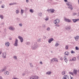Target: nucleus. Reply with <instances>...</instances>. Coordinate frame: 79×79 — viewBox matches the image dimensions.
<instances>
[{
  "label": "nucleus",
  "instance_id": "nucleus-1",
  "mask_svg": "<svg viewBox=\"0 0 79 79\" xmlns=\"http://www.w3.org/2000/svg\"><path fill=\"white\" fill-rule=\"evenodd\" d=\"M38 47V45H37V43L35 42L34 44H32L31 48L32 50H35Z\"/></svg>",
  "mask_w": 79,
  "mask_h": 79
},
{
  "label": "nucleus",
  "instance_id": "nucleus-2",
  "mask_svg": "<svg viewBox=\"0 0 79 79\" xmlns=\"http://www.w3.org/2000/svg\"><path fill=\"white\" fill-rule=\"evenodd\" d=\"M66 4L68 6V8H69V9H71V10H73V6H72V4L70 3V2L66 3Z\"/></svg>",
  "mask_w": 79,
  "mask_h": 79
},
{
  "label": "nucleus",
  "instance_id": "nucleus-3",
  "mask_svg": "<svg viewBox=\"0 0 79 79\" xmlns=\"http://www.w3.org/2000/svg\"><path fill=\"white\" fill-rule=\"evenodd\" d=\"M64 21L67 23H70V22H71V19H67L66 18H64Z\"/></svg>",
  "mask_w": 79,
  "mask_h": 79
},
{
  "label": "nucleus",
  "instance_id": "nucleus-4",
  "mask_svg": "<svg viewBox=\"0 0 79 79\" xmlns=\"http://www.w3.org/2000/svg\"><path fill=\"white\" fill-rule=\"evenodd\" d=\"M55 61L56 62H58V59L56 58H53L51 59V62L53 63Z\"/></svg>",
  "mask_w": 79,
  "mask_h": 79
},
{
  "label": "nucleus",
  "instance_id": "nucleus-5",
  "mask_svg": "<svg viewBox=\"0 0 79 79\" xmlns=\"http://www.w3.org/2000/svg\"><path fill=\"white\" fill-rule=\"evenodd\" d=\"M18 39H16L14 44V46H15L16 47L18 46Z\"/></svg>",
  "mask_w": 79,
  "mask_h": 79
},
{
  "label": "nucleus",
  "instance_id": "nucleus-6",
  "mask_svg": "<svg viewBox=\"0 0 79 79\" xmlns=\"http://www.w3.org/2000/svg\"><path fill=\"white\" fill-rule=\"evenodd\" d=\"M60 20L58 19H57L56 20H55V24H59Z\"/></svg>",
  "mask_w": 79,
  "mask_h": 79
},
{
  "label": "nucleus",
  "instance_id": "nucleus-7",
  "mask_svg": "<svg viewBox=\"0 0 79 79\" xmlns=\"http://www.w3.org/2000/svg\"><path fill=\"white\" fill-rule=\"evenodd\" d=\"M71 29V27L70 26L66 27L65 28V29L67 31H69Z\"/></svg>",
  "mask_w": 79,
  "mask_h": 79
},
{
  "label": "nucleus",
  "instance_id": "nucleus-8",
  "mask_svg": "<svg viewBox=\"0 0 79 79\" xmlns=\"http://www.w3.org/2000/svg\"><path fill=\"white\" fill-rule=\"evenodd\" d=\"M2 56L4 58H6V52H3V53L2 54Z\"/></svg>",
  "mask_w": 79,
  "mask_h": 79
},
{
  "label": "nucleus",
  "instance_id": "nucleus-9",
  "mask_svg": "<svg viewBox=\"0 0 79 79\" xmlns=\"http://www.w3.org/2000/svg\"><path fill=\"white\" fill-rule=\"evenodd\" d=\"M18 38L20 39L21 42H23V38L21 36H19Z\"/></svg>",
  "mask_w": 79,
  "mask_h": 79
},
{
  "label": "nucleus",
  "instance_id": "nucleus-10",
  "mask_svg": "<svg viewBox=\"0 0 79 79\" xmlns=\"http://www.w3.org/2000/svg\"><path fill=\"white\" fill-rule=\"evenodd\" d=\"M9 29H10V30L11 31H14V30L15 29V28L12 26L9 27Z\"/></svg>",
  "mask_w": 79,
  "mask_h": 79
},
{
  "label": "nucleus",
  "instance_id": "nucleus-11",
  "mask_svg": "<svg viewBox=\"0 0 79 79\" xmlns=\"http://www.w3.org/2000/svg\"><path fill=\"white\" fill-rule=\"evenodd\" d=\"M72 21H73V23H76L77 22V21H79V19H72Z\"/></svg>",
  "mask_w": 79,
  "mask_h": 79
},
{
  "label": "nucleus",
  "instance_id": "nucleus-12",
  "mask_svg": "<svg viewBox=\"0 0 79 79\" xmlns=\"http://www.w3.org/2000/svg\"><path fill=\"white\" fill-rule=\"evenodd\" d=\"M73 73L75 75H76L77 73V70L74 69V70H73Z\"/></svg>",
  "mask_w": 79,
  "mask_h": 79
},
{
  "label": "nucleus",
  "instance_id": "nucleus-13",
  "mask_svg": "<svg viewBox=\"0 0 79 79\" xmlns=\"http://www.w3.org/2000/svg\"><path fill=\"white\" fill-rule=\"evenodd\" d=\"M6 70V67L4 68L3 69H2L0 70L1 72H3L5 71Z\"/></svg>",
  "mask_w": 79,
  "mask_h": 79
},
{
  "label": "nucleus",
  "instance_id": "nucleus-14",
  "mask_svg": "<svg viewBox=\"0 0 79 79\" xmlns=\"http://www.w3.org/2000/svg\"><path fill=\"white\" fill-rule=\"evenodd\" d=\"M66 57V56H65V57H64V59L65 62H66V63H67V62H68V59Z\"/></svg>",
  "mask_w": 79,
  "mask_h": 79
},
{
  "label": "nucleus",
  "instance_id": "nucleus-15",
  "mask_svg": "<svg viewBox=\"0 0 79 79\" xmlns=\"http://www.w3.org/2000/svg\"><path fill=\"white\" fill-rule=\"evenodd\" d=\"M64 54L65 55L68 56L69 54V52L68 51H66L64 52Z\"/></svg>",
  "mask_w": 79,
  "mask_h": 79
},
{
  "label": "nucleus",
  "instance_id": "nucleus-16",
  "mask_svg": "<svg viewBox=\"0 0 79 79\" xmlns=\"http://www.w3.org/2000/svg\"><path fill=\"white\" fill-rule=\"evenodd\" d=\"M53 38H51L49 39L48 40L49 43H51L52 42V41H53Z\"/></svg>",
  "mask_w": 79,
  "mask_h": 79
},
{
  "label": "nucleus",
  "instance_id": "nucleus-17",
  "mask_svg": "<svg viewBox=\"0 0 79 79\" xmlns=\"http://www.w3.org/2000/svg\"><path fill=\"white\" fill-rule=\"evenodd\" d=\"M76 60V57H73L72 58V60L70 59V61H75Z\"/></svg>",
  "mask_w": 79,
  "mask_h": 79
},
{
  "label": "nucleus",
  "instance_id": "nucleus-18",
  "mask_svg": "<svg viewBox=\"0 0 79 79\" xmlns=\"http://www.w3.org/2000/svg\"><path fill=\"white\" fill-rule=\"evenodd\" d=\"M38 15L40 17H41L42 16V12H39L38 13Z\"/></svg>",
  "mask_w": 79,
  "mask_h": 79
},
{
  "label": "nucleus",
  "instance_id": "nucleus-19",
  "mask_svg": "<svg viewBox=\"0 0 79 79\" xmlns=\"http://www.w3.org/2000/svg\"><path fill=\"white\" fill-rule=\"evenodd\" d=\"M52 74V72L50 71L46 73V74H48V75H50Z\"/></svg>",
  "mask_w": 79,
  "mask_h": 79
},
{
  "label": "nucleus",
  "instance_id": "nucleus-20",
  "mask_svg": "<svg viewBox=\"0 0 79 79\" xmlns=\"http://www.w3.org/2000/svg\"><path fill=\"white\" fill-rule=\"evenodd\" d=\"M54 11H55V10L54 9H51V12L52 13H54Z\"/></svg>",
  "mask_w": 79,
  "mask_h": 79
},
{
  "label": "nucleus",
  "instance_id": "nucleus-21",
  "mask_svg": "<svg viewBox=\"0 0 79 79\" xmlns=\"http://www.w3.org/2000/svg\"><path fill=\"white\" fill-rule=\"evenodd\" d=\"M66 79H69V76H68V75H65L64 76Z\"/></svg>",
  "mask_w": 79,
  "mask_h": 79
},
{
  "label": "nucleus",
  "instance_id": "nucleus-22",
  "mask_svg": "<svg viewBox=\"0 0 79 79\" xmlns=\"http://www.w3.org/2000/svg\"><path fill=\"white\" fill-rule=\"evenodd\" d=\"M5 45L6 47H9L10 46V43L9 42L5 44Z\"/></svg>",
  "mask_w": 79,
  "mask_h": 79
},
{
  "label": "nucleus",
  "instance_id": "nucleus-23",
  "mask_svg": "<svg viewBox=\"0 0 79 79\" xmlns=\"http://www.w3.org/2000/svg\"><path fill=\"white\" fill-rule=\"evenodd\" d=\"M16 2H13V3H11L9 4V5L11 6V5H16Z\"/></svg>",
  "mask_w": 79,
  "mask_h": 79
},
{
  "label": "nucleus",
  "instance_id": "nucleus-24",
  "mask_svg": "<svg viewBox=\"0 0 79 79\" xmlns=\"http://www.w3.org/2000/svg\"><path fill=\"white\" fill-rule=\"evenodd\" d=\"M15 13L16 14H17V15L19 13V10H16V11H15Z\"/></svg>",
  "mask_w": 79,
  "mask_h": 79
},
{
  "label": "nucleus",
  "instance_id": "nucleus-25",
  "mask_svg": "<svg viewBox=\"0 0 79 79\" xmlns=\"http://www.w3.org/2000/svg\"><path fill=\"white\" fill-rule=\"evenodd\" d=\"M39 79V77L37 76H34V79Z\"/></svg>",
  "mask_w": 79,
  "mask_h": 79
},
{
  "label": "nucleus",
  "instance_id": "nucleus-26",
  "mask_svg": "<svg viewBox=\"0 0 79 79\" xmlns=\"http://www.w3.org/2000/svg\"><path fill=\"white\" fill-rule=\"evenodd\" d=\"M69 73L70 74H71L72 76H74V73H73V72H69Z\"/></svg>",
  "mask_w": 79,
  "mask_h": 79
},
{
  "label": "nucleus",
  "instance_id": "nucleus-27",
  "mask_svg": "<svg viewBox=\"0 0 79 79\" xmlns=\"http://www.w3.org/2000/svg\"><path fill=\"white\" fill-rule=\"evenodd\" d=\"M0 18H1V19H3V16L2 15H0Z\"/></svg>",
  "mask_w": 79,
  "mask_h": 79
},
{
  "label": "nucleus",
  "instance_id": "nucleus-28",
  "mask_svg": "<svg viewBox=\"0 0 79 79\" xmlns=\"http://www.w3.org/2000/svg\"><path fill=\"white\" fill-rule=\"evenodd\" d=\"M79 39V36H76V37L75 38V40H76V39Z\"/></svg>",
  "mask_w": 79,
  "mask_h": 79
},
{
  "label": "nucleus",
  "instance_id": "nucleus-29",
  "mask_svg": "<svg viewBox=\"0 0 79 79\" xmlns=\"http://www.w3.org/2000/svg\"><path fill=\"white\" fill-rule=\"evenodd\" d=\"M69 47V46L68 45H66L65 47V48L66 50H68V49Z\"/></svg>",
  "mask_w": 79,
  "mask_h": 79
},
{
  "label": "nucleus",
  "instance_id": "nucleus-30",
  "mask_svg": "<svg viewBox=\"0 0 79 79\" xmlns=\"http://www.w3.org/2000/svg\"><path fill=\"white\" fill-rule=\"evenodd\" d=\"M34 76H32L30 77V79H34Z\"/></svg>",
  "mask_w": 79,
  "mask_h": 79
},
{
  "label": "nucleus",
  "instance_id": "nucleus-31",
  "mask_svg": "<svg viewBox=\"0 0 79 79\" xmlns=\"http://www.w3.org/2000/svg\"><path fill=\"white\" fill-rule=\"evenodd\" d=\"M21 13L22 14V15H23V13H24V10L23 9H21Z\"/></svg>",
  "mask_w": 79,
  "mask_h": 79
},
{
  "label": "nucleus",
  "instance_id": "nucleus-32",
  "mask_svg": "<svg viewBox=\"0 0 79 79\" xmlns=\"http://www.w3.org/2000/svg\"><path fill=\"white\" fill-rule=\"evenodd\" d=\"M65 71H63L62 72V75H64V74L65 73Z\"/></svg>",
  "mask_w": 79,
  "mask_h": 79
},
{
  "label": "nucleus",
  "instance_id": "nucleus-33",
  "mask_svg": "<svg viewBox=\"0 0 79 79\" xmlns=\"http://www.w3.org/2000/svg\"><path fill=\"white\" fill-rule=\"evenodd\" d=\"M30 66L31 68H33V67H34L33 66V65H32V63H30Z\"/></svg>",
  "mask_w": 79,
  "mask_h": 79
},
{
  "label": "nucleus",
  "instance_id": "nucleus-34",
  "mask_svg": "<svg viewBox=\"0 0 79 79\" xmlns=\"http://www.w3.org/2000/svg\"><path fill=\"white\" fill-rule=\"evenodd\" d=\"M30 12L31 13H33V12H34V10L32 9H30Z\"/></svg>",
  "mask_w": 79,
  "mask_h": 79
},
{
  "label": "nucleus",
  "instance_id": "nucleus-35",
  "mask_svg": "<svg viewBox=\"0 0 79 79\" xmlns=\"http://www.w3.org/2000/svg\"><path fill=\"white\" fill-rule=\"evenodd\" d=\"M37 41L38 42H40V41H41V39H39L37 40Z\"/></svg>",
  "mask_w": 79,
  "mask_h": 79
},
{
  "label": "nucleus",
  "instance_id": "nucleus-36",
  "mask_svg": "<svg viewBox=\"0 0 79 79\" xmlns=\"http://www.w3.org/2000/svg\"><path fill=\"white\" fill-rule=\"evenodd\" d=\"M14 58L15 59V60H17V57L15 56H14Z\"/></svg>",
  "mask_w": 79,
  "mask_h": 79
},
{
  "label": "nucleus",
  "instance_id": "nucleus-37",
  "mask_svg": "<svg viewBox=\"0 0 79 79\" xmlns=\"http://www.w3.org/2000/svg\"><path fill=\"white\" fill-rule=\"evenodd\" d=\"M47 11L48 13H50V12H51V9L49 10L48 9L47 10Z\"/></svg>",
  "mask_w": 79,
  "mask_h": 79
},
{
  "label": "nucleus",
  "instance_id": "nucleus-38",
  "mask_svg": "<svg viewBox=\"0 0 79 79\" xmlns=\"http://www.w3.org/2000/svg\"><path fill=\"white\" fill-rule=\"evenodd\" d=\"M19 26H20V27H22L23 26V24L22 23H20L19 24Z\"/></svg>",
  "mask_w": 79,
  "mask_h": 79
},
{
  "label": "nucleus",
  "instance_id": "nucleus-39",
  "mask_svg": "<svg viewBox=\"0 0 79 79\" xmlns=\"http://www.w3.org/2000/svg\"><path fill=\"white\" fill-rule=\"evenodd\" d=\"M59 44H58V43H56V44L55 45V47H58V46H59Z\"/></svg>",
  "mask_w": 79,
  "mask_h": 79
},
{
  "label": "nucleus",
  "instance_id": "nucleus-40",
  "mask_svg": "<svg viewBox=\"0 0 79 79\" xmlns=\"http://www.w3.org/2000/svg\"><path fill=\"white\" fill-rule=\"evenodd\" d=\"M17 21H20V19H19V18H17Z\"/></svg>",
  "mask_w": 79,
  "mask_h": 79
},
{
  "label": "nucleus",
  "instance_id": "nucleus-41",
  "mask_svg": "<svg viewBox=\"0 0 79 79\" xmlns=\"http://www.w3.org/2000/svg\"><path fill=\"white\" fill-rule=\"evenodd\" d=\"M71 53H72V54H73V53H75V52H74V51H73V50H72L71 51Z\"/></svg>",
  "mask_w": 79,
  "mask_h": 79
},
{
  "label": "nucleus",
  "instance_id": "nucleus-42",
  "mask_svg": "<svg viewBox=\"0 0 79 79\" xmlns=\"http://www.w3.org/2000/svg\"><path fill=\"white\" fill-rule=\"evenodd\" d=\"M75 49L76 50H79V48L77 47L76 46L75 47Z\"/></svg>",
  "mask_w": 79,
  "mask_h": 79
},
{
  "label": "nucleus",
  "instance_id": "nucleus-43",
  "mask_svg": "<svg viewBox=\"0 0 79 79\" xmlns=\"http://www.w3.org/2000/svg\"><path fill=\"white\" fill-rule=\"evenodd\" d=\"M50 29V27H49L47 28V30L48 31H49Z\"/></svg>",
  "mask_w": 79,
  "mask_h": 79
},
{
  "label": "nucleus",
  "instance_id": "nucleus-44",
  "mask_svg": "<svg viewBox=\"0 0 79 79\" xmlns=\"http://www.w3.org/2000/svg\"><path fill=\"white\" fill-rule=\"evenodd\" d=\"M9 72L7 71L6 72V74H7V75H9Z\"/></svg>",
  "mask_w": 79,
  "mask_h": 79
},
{
  "label": "nucleus",
  "instance_id": "nucleus-45",
  "mask_svg": "<svg viewBox=\"0 0 79 79\" xmlns=\"http://www.w3.org/2000/svg\"><path fill=\"white\" fill-rule=\"evenodd\" d=\"M60 60H61V61L63 60V58L62 57H60Z\"/></svg>",
  "mask_w": 79,
  "mask_h": 79
},
{
  "label": "nucleus",
  "instance_id": "nucleus-46",
  "mask_svg": "<svg viewBox=\"0 0 79 79\" xmlns=\"http://www.w3.org/2000/svg\"><path fill=\"white\" fill-rule=\"evenodd\" d=\"M55 26H56L57 27H59V26H60V25L59 24H56L55 25Z\"/></svg>",
  "mask_w": 79,
  "mask_h": 79
},
{
  "label": "nucleus",
  "instance_id": "nucleus-47",
  "mask_svg": "<svg viewBox=\"0 0 79 79\" xmlns=\"http://www.w3.org/2000/svg\"><path fill=\"white\" fill-rule=\"evenodd\" d=\"M4 6H5V5H3L2 6L1 8H4Z\"/></svg>",
  "mask_w": 79,
  "mask_h": 79
},
{
  "label": "nucleus",
  "instance_id": "nucleus-48",
  "mask_svg": "<svg viewBox=\"0 0 79 79\" xmlns=\"http://www.w3.org/2000/svg\"><path fill=\"white\" fill-rule=\"evenodd\" d=\"M73 15H77V13H73Z\"/></svg>",
  "mask_w": 79,
  "mask_h": 79
},
{
  "label": "nucleus",
  "instance_id": "nucleus-49",
  "mask_svg": "<svg viewBox=\"0 0 79 79\" xmlns=\"http://www.w3.org/2000/svg\"><path fill=\"white\" fill-rule=\"evenodd\" d=\"M27 45H29L30 44V43L29 42H27Z\"/></svg>",
  "mask_w": 79,
  "mask_h": 79
},
{
  "label": "nucleus",
  "instance_id": "nucleus-50",
  "mask_svg": "<svg viewBox=\"0 0 79 79\" xmlns=\"http://www.w3.org/2000/svg\"><path fill=\"white\" fill-rule=\"evenodd\" d=\"M25 11H27V10H28V9L26 7L25 8Z\"/></svg>",
  "mask_w": 79,
  "mask_h": 79
},
{
  "label": "nucleus",
  "instance_id": "nucleus-51",
  "mask_svg": "<svg viewBox=\"0 0 79 79\" xmlns=\"http://www.w3.org/2000/svg\"><path fill=\"white\" fill-rule=\"evenodd\" d=\"M45 21H48V18H47L45 19Z\"/></svg>",
  "mask_w": 79,
  "mask_h": 79
},
{
  "label": "nucleus",
  "instance_id": "nucleus-52",
  "mask_svg": "<svg viewBox=\"0 0 79 79\" xmlns=\"http://www.w3.org/2000/svg\"><path fill=\"white\" fill-rule=\"evenodd\" d=\"M43 39H46V37L45 36H43Z\"/></svg>",
  "mask_w": 79,
  "mask_h": 79
},
{
  "label": "nucleus",
  "instance_id": "nucleus-53",
  "mask_svg": "<svg viewBox=\"0 0 79 79\" xmlns=\"http://www.w3.org/2000/svg\"><path fill=\"white\" fill-rule=\"evenodd\" d=\"M62 79H67L66 78V77H65L64 76V77L62 78Z\"/></svg>",
  "mask_w": 79,
  "mask_h": 79
},
{
  "label": "nucleus",
  "instance_id": "nucleus-54",
  "mask_svg": "<svg viewBox=\"0 0 79 79\" xmlns=\"http://www.w3.org/2000/svg\"><path fill=\"white\" fill-rule=\"evenodd\" d=\"M70 79H73V77H71V75H70Z\"/></svg>",
  "mask_w": 79,
  "mask_h": 79
},
{
  "label": "nucleus",
  "instance_id": "nucleus-55",
  "mask_svg": "<svg viewBox=\"0 0 79 79\" xmlns=\"http://www.w3.org/2000/svg\"><path fill=\"white\" fill-rule=\"evenodd\" d=\"M40 64H43L42 62V61L40 62Z\"/></svg>",
  "mask_w": 79,
  "mask_h": 79
},
{
  "label": "nucleus",
  "instance_id": "nucleus-56",
  "mask_svg": "<svg viewBox=\"0 0 79 79\" xmlns=\"http://www.w3.org/2000/svg\"><path fill=\"white\" fill-rule=\"evenodd\" d=\"M64 2H67L68 0H64Z\"/></svg>",
  "mask_w": 79,
  "mask_h": 79
},
{
  "label": "nucleus",
  "instance_id": "nucleus-57",
  "mask_svg": "<svg viewBox=\"0 0 79 79\" xmlns=\"http://www.w3.org/2000/svg\"><path fill=\"white\" fill-rule=\"evenodd\" d=\"M43 27H45V25H43Z\"/></svg>",
  "mask_w": 79,
  "mask_h": 79
},
{
  "label": "nucleus",
  "instance_id": "nucleus-58",
  "mask_svg": "<svg viewBox=\"0 0 79 79\" xmlns=\"http://www.w3.org/2000/svg\"><path fill=\"white\" fill-rule=\"evenodd\" d=\"M2 1H0V4H2Z\"/></svg>",
  "mask_w": 79,
  "mask_h": 79
},
{
  "label": "nucleus",
  "instance_id": "nucleus-59",
  "mask_svg": "<svg viewBox=\"0 0 79 79\" xmlns=\"http://www.w3.org/2000/svg\"><path fill=\"white\" fill-rule=\"evenodd\" d=\"M77 60H79V56H77Z\"/></svg>",
  "mask_w": 79,
  "mask_h": 79
},
{
  "label": "nucleus",
  "instance_id": "nucleus-60",
  "mask_svg": "<svg viewBox=\"0 0 79 79\" xmlns=\"http://www.w3.org/2000/svg\"><path fill=\"white\" fill-rule=\"evenodd\" d=\"M27 3H28L29 2V1L28 0H26Z\"/></svg>",
  "mask_w": 79,
  "mask_h": 79
},
{
  "label": "nucleus",
  "instance_id": "nucleus-61",
  "mask_svg": "<svg viewBox=\"0 0 79 79\" xmlns=\"http://www.w3.org/2000/svg\"><path fill=\"white\" fill-rule=\"evenodd\" d=\"M0 79H3L2 77L1 76H0Z\"/></svg>",
  "mask_w": 79,
  "mask_h": 79
},
{
  "label": "nucleus",
  "instance_id": "nucleus-62",
  "mask_svg": "<svg viewBox=\"0 0 79 79\" xmlns=\"http://www.w3.org/2000/svg\"><path fill=\"white\" fill-rule=\"evenodd\" d=\"M2 52L0 51V55L2 54Z\"/></svg>",
  "mask_w": 79,
  "mask_h": 79
},
{
  "label": "nucleus",
  "instance_id": "nucleus-63",
  "mask_svg": "<svg viewBox=\"0 0 79 79\" xmlns=\"http://www.w3.org/2000/svg\"><path fill=\"white\" fill-rule=\"evenodd\" d=\"M12 39V38H9V40H11Z\"/></svg>",
  "mask_w": 79,
  "mask_h": 79
},
{
  "label": "nucleus",
  "instance_id": "nucleus-64",
  "mask_svg": "<svg viewBox=\"0 0 79 79\" xmlns=\"http://www.w3.org/2000/svg\"><path fill=\"white\" fill-rule=\"evenodd\" d=\"M78 4H79V0H78Z\"/></svg>",
  "mask_w": 79,
  "mask_h": 79
}]
</instances>
